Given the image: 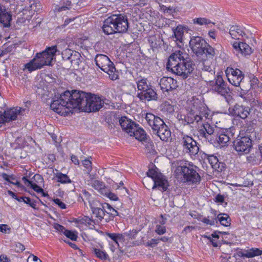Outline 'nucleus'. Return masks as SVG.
<instances>
[{"label": "nucleus", "mask_w": 262, "mask_h": 262, "mask_svg": "<svg viewBox=\"0 0 262 262\" xmlns=\"http://www.w3.org/2000/svg\"><path fill=\"white\" fill-rule=\"evenodd\" d=\"M56 178L58 182L61 183H70L71 182L70 179L67 175L63 174L61 172H58L56 174Z\"/></svg>", "instance_id": "43"}, {"label": "nucleus", "mask_w": 262, "mask_h": 262, "mask_svg": "<svg viewBox=\"0 0 262 262\" xmlns=\"http://www.w3.org/2000/svg\"><path fill=\"white\" fill-rule=\"evenodd\" d=\"M78 223L81 224L90 226L93 224V222L89 217L84 216L81 218H79L78 219Z\"/></svg>", "instance_id": "45"}, {"label": "nucleus", "mask_w": 262, "mask_h": 262, "mask_svg": "<svg viewBox=\"0 0 262 262\" xmlns=\"http://www.w3.org/2000/svg\"><path fill=\"white\" fill-rule=\"evenodd\" d=\"M90 206L92 210L93 213L99 220H101L105 215L104 211L101 208L94 207L92 203H90Z\"/></svg>", "instance_id": "40"}, {"label": "nucleus", "mask_w": 262, "mask_h": 262, "mask_svg": "<svg viewBox=\"0 0 262 262\" xmlns=\"http://www.w3.org/2000/svg\"><path fill=\"white\" fill-rule=\"evenodd\" d=\"M209 36L213 39L214 41H216V33L214 30H211L208 32Z\"/></svg>", "instance_id": "59"}, {"label": "nucleus", "mask_w": 262, "mask_h": 262, "mask_svg": "<svg viewBox=\"0 0 262 262\" xmlns=\"http://www.w3.org/2000/svg\"><path fill=\"white\" fill-rule=\"evenodd\" d=\"M193 24H198L200 26L205 25L207 26H211L212 25H214L215 23L211 21L209 19L205 17H199L193 19Z\"/></svg>", "instance_id": "37"}, {"label": "nucleus", "mask_w": 262, "mask_h": 262, "mask_svg": "<svg viewBox=\"0 0 262 262\" xmlns=\"http://www.w3.org/2000/svg\"><path fill=\"white\" fill-rule=\"evenodd\" d=\"M215 201L219 203L224 202V196L221 194H217L215 198Z\"/></svg>", "instance_id": "60"}, {"label": "nucleus", "mask_w": 262, "mask_h": 262, "mask_svg": "<svg viewBox=\"0 0 262 262\" xmlns=\"http://www.w3.org/2000/svg\"><path fill=\"white\" fill-rule=\"evenodd\" d=\"M231 37L234 39H241L242 38L249 37V34L246 32L245 29L238 26H232L229 30Z\"/></svg>", "instance_id": "20"}, {"label": "nucleus", "mask_w": 262, "mask_h": 262, "mask_svg": "<svg viewBox=\"0 0 262 262\" xmlns=\"http://www.w3.org/2000/svg\"><path fill=\"white\" fill-rule=\"evenodd\" d=\"M177 164L174 174L178 179L192 184L200 182L201 178L195 166L185 162H177Z\"/></svg>", "instance_id": "6"}, {"label": "nucleus", "mask_w": 262, "mask_h": 262, "mask_svg": "<svg viewBox=\"0 0 262 262\" xmlns=\"http://www.w3.org/2000/svg\"><path fill=\"white\" fill-rule=\"evenodd\" d=\"M217 219L221 225L224 226L228 227L230 225V219L226 214H219Z\"/></svg>", "instance_id": "41"}, {"label": "nucleus", "mask_w": 262, "mask_h": 262, "mask_svg": "<svg viewBox=\"0 0 262 262\" xmlns=\"http://www.w3.org/2000/svg\"><path fill=\"white\" fill-rule=\"evenodd\" d=\"M56 52L60 54V51L57 49L56 46H53L47 48L45 51L37 53L35 56L42 68L45 66L51 65L52 61L55 58Z\"/></svg>", "instance_id": "9"}, {"label": "nucleus", "mask_w": 262, "mask_h": 262, "mask_svg": "<svg viewBox=\"0 0 262 262\" xmlns=\"http://www.w3.org/2000/svg\"><path fill=\"white\" fill-rule=\"evenodd\" d=\"M177 107L175 104L171 101H166L162 105V111L167 116L172 114Z\"/></svg>", "instance_id": "30"}, {"label": "nucleus", "mask_w": 262, "mask_h": 262, "mask_svg": "<svg viewBox=\"0 0 262 262\" xmlns=\"http://www.w3.org/2000/svg\"><path fill=\"white\" fill-rule=\"evenodd\" d=\"M55 228L58 231L62 232L64 234V231H67V230L65 229V228L59 224H57L55 226Z\"/></svg>", "instance_id": "63"}, {"label": "nucleus", "mask_w": 262, "mask_h": 262, "mask_svg": "<svg viewBox=\"0 0 262 262\" xmlns=\"http://www.w3.org/2000/svg\"><path fill=\"white\" fill-rule=\"evenodd\" d=\"M11 15L3 7H0V24L4 27L10 26Z\"/></svg>", "instance_id": "25"}, {"label": "nucleus", "mask_w": 262, "mask_h": 262, "mask_svg": "<svg viewBox=\"0 0 262 262\" xmlns=\"http://www.w3.org/2000/svg\"><path fill=\"white\" fill-rule=\"evenodd\" d=\"M106 208L108 210V213L111 214L113 216H116L118 215L117 211L108 204H106Z\"/></svg>", "instance_id": "52"}, {"label": "nucleus", "mask_w": 262, "mask_h": 262, "mask_svg": "<svg viewBox=\"0 0 262 262\" xmlns=\"http://www.w3.org/2000/svg\"><path fill=\"white\" fill-rule=\"evenodd\" d=\"M0 262H10L9 258L5 254L0 255Z\"/></svg>", "instance_id": "61"}, {"label": "nucleus", "mask_w": 262, "mask_h": 262, "mask_svg": "<svg viewBox=\"0 0 262 262\" xmlns=\"http://www.w3.org/2000/svg\"><path fill=\"white\" fill-rule=\"evenodd\" d=\"M129 136H134L136 139L140 141H144L146 139V134L144 130L137 124L136 125V129L132 131Z\"/></svg>", "instance_id": "27"}, {"label": "nucleus", "mask_w": 262, "mask_h": 262, "mask_svg": "<svg viewBox=\"0 0 262 262\" xmlns=\"http://www.w3.org/2000/svg\"><path fill=\"white\" fill-rule=\"evenodd\" d=\"M204 47L203 54H205L206 56L208 58L207 59L213 60V58L216 55L215 49L207 43H206Z\"/></svg>", "instance_id": "36"}, {"label": "nucleus", "mask_w": 262, "mask_h": 262, "mask_svg": "<svg viewBox=\"0 0 262 262\" xmlns=\"http://www.w3.org/2000/svg\"><path fill=\"white\" fill-rule=\"evenodd\" d=\"M10 231V228L6 224H0V231L6 233Z\"/></svg>", "instance_id": "55"}, {"label": "nucleus", "mask_w": 262, "mask_h": 262, "mask_svg": "<svg viewBox=\"0 0 262 262\" xmlns=\"http://www.w3.org/2000/svg\"><path fill=\"white\" fill-rule=\"evenodd\" d=\"M28 262H42L36 256L33 254L30 255L27 259Z\"/></svg>", "instance_id": "56"}, {"label": "nucleus", "mask_w": 262, "mask_h": 262, "mask_svg": "<svg viewBox=\"0 0 262 262\" xmlns=\"http://www.w3.org/2000/svg\"><path fill=\"white\" fill-rule=\"evenodd\" d=\"M71 3L69 0H63L59 5L55 7V10L57 12L66 11L71 8Z\"/></svg>", "instance_id": "38"}, {"label": "nucleus", "mask_w": 262, "mask_h": 262, "mask_svg": "<svg viewBox=\"0 0 262 262\" xmlns=\"http://www.w3.org/2000/svg\"><path fill=\"white\" fill-rule=\"evenodd\" d=\"M71 160L75 164H79V162L76 156L72 155Z\"/></svg>", "instance_id": "64"}, {"label": "nucleus", "mask_w": 262, "mask_h": 262, "mask_svg": "<svg viewBox=\"0 0 262 262\" xmlns=\"http://www.w3.org/2000/svg\"><path fill=\"white\" fill-rule=\"evenodd\" d=\"M147 1L146 0H138V1L134 4L135 6L142 7L146 5Z\"/></svg>", "instance_id": "62"}, {"label": "nucleus", "mask_w": 262, "mask_h": 262, "mask_svg": "<svg viewBox=\"0 0 262 262\" xmlns=\"http://www.w3.org/2000/svg\"><path fill=\"white\" fill-rule=\"evenodd\" d=\"M145 119L154 132H155L164 123L160 117L149 113H146Z\"/></svg>", "instance_id": "16"}, {"label": "nucleus", "mask_w": 262, "mask_h": 262, "mask_svg": "<svg viewBox=\"0 0 262 262\" xmlns=\"http://www.w3.org/2000/svg\"><path fill=\"white\" fill-rule=\"evenodd\" d=\"M201 221L206 225L212 226L217 223V219L213 217L208 216L207 217L203 218Z\"/></svg>", "instance_id": "48"}, {"label": "nucleus", "mask_w": 262, "mask_h": 262, "mask_svg": "<svg viewBox=\"0 0 262 262\" xmlns=\"http://www.w3.org/2000/svg\"><path fill=\"white\" fill-rule=\"evenodd\" d=\"M204 157L207 158L208 162L215 170L220 172L222 171L224 168V164L222 162H220L216 156L213 155L208 156L206 154H204Z\"/></svg>", "instance_id": "24"}, {"label": "nucleus", "mask_w": 262, "mask_h": 262, "mask_svg": "<svg viewBox=\"0 0 262 262\" xmlns=\"http://www.w3.org/2000/svg\"><path fill=\"white\" fill-rule=\"evenodd\" d=\"M22 110L21 107H16L5 111L3 113H0L1 124L16 120Z\"/></svg>", "instance_id": "13"}, {"label": "nucleus", "mask_w": 262, "mask_h": 262, "mask_svg": "<svg viewBox=\"0 0 262 262\" xmlns=\"http://www.w3.org/2000/svg\"><path fill=\"white\" fill-rule=\"evenodd\" d=\"M155 231L159 235L163 234L166 232V228L164 226L157 225L156 226Z\"/></svg>", "instance_id": "50"}, {"label": "nucleus", "mask_w": 262, "mask_h": 262, "mask_svg": "<svg viewBox=\"0 0 262 262\" xmlns=\"http://www.w3.org/2000/svg\"><path fill=\"white\" fill-rule=\"evenodd\" d=\"M25 69H27L29 72H32L33 71H35L38 69H40L42 68L41 64L39 63L37 58L35 56V57L30 60L29 62L25 64Z\"/></svg>", "instance_id": "31"}, {"label": "nucleus", "mask_w": 262, "mask_h": 262, "mask_svg": "<svg viewBox=\"0 0 262 262\" xmlns=\"http://www.w3.org/2000/svg\"><path fill=\"white\" fill-rule=\"evenodd\" d=\"M92 251L97 258L102 260H106L109 257L108 255L104 251L99 249L93 248Z\"/></svg>", "instance_id": "39"}, {"label": "nucleus", "mask_w": 262, "mask_h": 262, "mask_svg": "<svg viewBox=\"0 0 262 262\" xmlns=\"http://www.w3.org/2000/svg\"><path fill=\"white\" fill-rule=\"evenodd\" d=\"M148 177L151 178L154 185L152 188H158L161 191H165L168 186V181L157 168L149 169L147 172Z\"/></svg>", "instance_id": "8"}, {"label": "nucleus", "mask_w": 262, "mask_h": 262, "mask_svg": "<svg viewBox=\"0 0 262 262\" xmlns=\"http://www.w3.org/2000/svg\"><path fill=\"white\" fill-rule=\"evenodd\" d=\"M82 164L87 172L89 173L92 170V162L89 159H85L82 161Z\"/></svg>", "instance_id": "49"}, {"label": "nucleus", "mask_w": 262, "mask_h": 262, "mask_svg": "<svg viewBox=\"0 0 262 262\" xmlns=\"http://www.w3.org/2000/svg\"><path fill=\"white\" fill-rule=\"evenodd\" d=\"M96 65L103 71L106 73L110 79L115 80L118 75L113 63L110 58L103 54H98L95 59Z\"/></svg>", "instance_id": "7"}, {"label": "nucleus", "mask_w": 262, "mask_h": 262, "mask_svg": "<svg viewBox=\"0 0 262 262\" xmlns=\"http://www.w3.org/2000/svg\"><path fill=\"white\" fill-rule=\"evenodd\" d=\"M82 194L83 197L89 201V204H90V203H91L90 201L91 194L85 189L82 190Z\"/></svg>", "instance_id": "58"}, {"label": "nucleus", "mask_w": 262, "mask_h": 262, "mask_svg": "<svg viewBox=\"0 0 262 262\" xmlns=\"http://www.w3.org/2000/svg\"><path fill=\"white\" fill-rule=\"evenodd\" d=\"M237 55L241 54L243 56L249 55L252 53L251 48L246 43L243 42H235L232 44Z\"/></svg>", "instance_id": "19"}, {"label": "nucleus", "mask_w": 262, "mask_h": 262, "mask_svg": "<svg viewBox=\"0 0 262 262\" xmlns=\"http://www.w3.org/2000/svg\"><path fill=\"white\" fill-rule=\"evenodd\" d=\"M187 57L184 49L176 50L169 57L166 68L183 78H186L193 70L192 65L186 61Z\"/></svg>", "instance_id": "2"}, {"label": "nucleus", "mask_w": 262, "mask_h": 262, "mask_svg": "<svg viewBox=\"0 0 262 262\" xmlns=\"http://www.w3.org/2000/svg\"><path fill=\"white\" fill-rule=\"evenodd\" d=\"M229 82L235 86H238L242 82L244 76L242 72L238 69L228 67L225 71Z\"/></svg>", "instance_id": "12"}, {"label": "nucleus", "mask_w": 262, "mask_h": 262, "mask_svg": "<svg viewBox=\"0 0 262 262\" xmlns=\"http://www.w3.org/2000/svg\"><path fill=\"white\" fill-rule=\"evenodd\" d=\"M214 90L222 96H225L228 94V91L225 86V82L221 77H218L216 81Z\"/></svg>", "instance_id": "28"}, {"label": "nucleus", "mask_w": 262, "mask_h": 262, "mask_svg": "<svg viewBox=\"0 0 262 262\" xmlns=\"http://www.w3.org/2000/svg\"><path fill=\"white\" fill-rule=\"evenodd\" d=\"M119 122L122 129L129 135L136 129V124L126 117H121Z\"/></svg>", "instance_id": "21"}, {"label": "nucleus", "mask_w": 262, "mask_h": 262, "mask_svg": "<svg viewBox=\"0 0 262 262\" xmlns=\"http://www.w3.org/2000/svg\"><path fill=\"white\" fill-rule=\"evenodd\" d=\"M213 61V60H211L210 59L203 60V70H204V71H208L209 73H211L212 74H214L215 72L214 71L213 67L211 66Z\"/></svg>", "instance_id": "42"}, {"label": "nucleus", "mask_w": 262, "mask_h": 262, "mask_svg": "<svg viewBox=\"0 0 262 262\" xmlns=\"http://www.w3.org/2000/svg\"><path fill=\"white\" fill-rule=\"evenodd\" d=\"M262 159L261 151L260 149L255 151V154H252L249 158L248 160L253 161H260Z\"/></svg>", "instance_id": "44"}, {"label": "nucleus", "mask_w": 262, "mask_h": 262, "mask_svg": "<svg viewBox=\"0 0 262 262\" xmlns=\"http://www.w3.org/2000/svg\"><path fill=\"white\" fill-rule=\"evenodd\" d=\"M74 98L78 103L77 108L84 112L98 111L104 104L101 97L82 91H77V94L74 96Z\"/></svg>", "instance_id": "4"}, {"label": "nucleus", "mask_w": 262, "mask_h": 262, "mask_svg": "<svg viewBox=\"0 0 262 262\" xmlns=\"http://www.w3.org/2000/svg\"><path fill=\"white\" fill-rule=\"evenodd\" d=\"M183 151L190 155H195L199 150L197 143L191 137L184 136L181 140Z\"/></svg>", "instance_id": "11"}, {"label": "nucleus", "mask_w": 262, "mask_h": 262, "mask_svg": "<svg viewBox=\"0 0 262 262\" xmlns=\"http://www.w3.org/2000/svg\"><path fill=\"white\" fill-rule=\"evenodd\" d=\"M233 147L238 155L248 154L252 147V141L248 137H243L235 140Z\"/></svg>", "instance_id": "10"}, {"label": "nucleus", "mask_w": 262, "mask_h": 262, "mask_svg": "<svg viewBox=\"0 0 262 262\" xmlns=\"http://www.w3.org/2000/svg\"><path fill=\"white\" fill-rule=\"evenodd\" d=\"M207 42L199 36H193L189 41V47L197 56L203 54V49Z\"/></svg>", "instance_id": "14"}, {"label": "nucleus", "mask_w": 262, "mask_h": 262, "mask_svg": "<svg viewBox=\"0 0 262 262\" xmlns=\"http://www.w3.org/2000/svg\"><path fill=\"white\" fill-rule=\"evenodd\" d=\"M103 195L107 196L111 200L113 201H116L118 199V197L115 194L111 192L108 189L106 190V194H104Z\"/></svg>", "instance_id": "54"}, {"label": "nucleus", "mask_w": 262, "mask_h": 262, "mask_svg": "<svg viewBox=\"0 0 262 262\" xmlns=\"http://www.w3.org/2000/svg\"><path fill=\"white\" fill-rule=\"evenodd\" d=\"M77 94V91H69L60 95V97L52 101L50 107L56 113L61 116H67L71 110L77 108L78 103L77 99H74V96Z\"/></svg>", "instance_id": "3"}, {"label": "nucleus", "mask_w": 262, "mask_h": 262, "mask_svg": "<svg viewBox=\"0 0 262 262\" xmlns=\"http://www.w3.org/2000/svg\"><path fill=\"white\" fill-rule=\"evenodd\" d=\"M54 202L60 208H61V209H66V204L63 202H62L60 199H54Z\"/></svg>", "instance_id": "57"}, {"label": "nucleus", "mask_w": 262, "mask_h": 262, "mask_svg": "<svg viewBox=\"0 0 262 262\" xmlns=\"http://www.w3.org/2000/svg\"><path fill=\"white\" fill-rule=\"evenodd\" d=\"M261 255H262V250L258 248H252L249 250L239 252V256L247 258H252Z\"/></svg>", "instance_id": "29"}, {"label": "nucleus", "mask_w": 262, "mask_h": 262, "mask_svg": "<svg viewBox=\"0 0 262 262\" xmlns=\"http://www.w3.org/2000/svg\"><path fill=\"white\" fill-rule=\"evenodd\" d=\"M71 56H68V59L71 62V65L73 68H78L80 62H81L80 54L77 52H75L73 53Z\"/></svg>", "instance_id": "35"}, {"label": "nucleus", "mask_w": 262, "mask_h": 262, "mask_svg": "<svg viewBox=\"0 0 262 262\" xmlns=\"http://www.w3.org/2000/svg\"><path fill=\"white\" fill-rule=\"evenodd\" d=\"M184 29L185 27L181 25L178 26L177 28L172 29L173 34L172 35L171 38L177 42L178 46L180 48L179 49H183L182 47L183 46V41Z\"/></svg>", "instance_id": "18"}, {"label": "nucleus", "mask_w": 262, "mask_h": 262, "mask_svg": "<svg viewBox=\"0 0 262 262\" xmlns=\"http://www.w3.org/2000/svg\"><path fill=\"white\" fill-rule=\"evenodd\" d=\"M64 235L72 241H76L78 237L76 231L67 230L64 231Z\"/></svg>", "instance_id": "47"}, {"label": "nucleus", "mask_w": 262, "mask_h": 262, "mask_svg": "<svg viewBox=\"0 0 262 262\" xmlns=\"http://www.w3.org/2000/svg\"><path fill=\"white\" fill-rule=\"evenodd\" d=\"M30 9L32 11H38L40 9V5L38 2H34L33 3L30 4Z\"/></svg>", "instance_id": "53"}, {"label": "nucleus", "mask_w": 262, "mask_h": 262, "mask_svg": "<svg viewBox=\"0 0 262 262\" xmlns=\"http://www.w3.org/2000/svg\"><path fill=\"white\" fill-rule=\"evenodd\" d=\"M230 135L229 130H223L217 133L215 140L221 146H225L230 141Z\"/></svg>", "instance_id": "23"}, {"label": "nucleus", "mask_w": 262, "mask_h": 262, "mask_svg": "<svg viewBox=\"0 0 262 262\" xmlns=\"http://www.w3.org/2000/svg\"><path fill=\"white\" fill-rule=\"evenodd\" d=\"M229 111L232 115L245 119L250 115L251 109L248 106L236 104L233 108H229Z\"/></svg>", "instance_id": "15"}, {"label": "nucleus", "mask_w": 262, "mask_h": 262, "mask_svg": "<svg viewBox=\"0 0 262 262\" xmlns=\"http://www.w3.org/2000/svg\"><path fill=\"white\" fill-rule=\"evenodd\" d=\"M159 84L163 92H168L178 87L177 80L169 77H164L161 78Z\"/></svg>", "instance_id": "17"}, {"label": "nucleus", "mask_w": 262, "mask_h": 262, "mask_svg": "<svg viewBox=\"0 0 262 262\" xmlns=\"http://www.w3.org/2000/svg\"><path fill=\"white\" fill-rule=\"evenodd\" d=\"M188 109L190 110H188V123H195L198 125H201L203 129H200V135L209 141L213 140L212 136L214 133V127L207 121L209 119L208 110L198 99L190 101Z\"/></svg>", "instance_id": "1"}, {"label": "nucleus", "mask_w": 262, "mask_h": 262, "mask_svg": "<svg viewBox=\"0 0 262 262\" xmlns=\"http://www.w3.org/2000/svg\"><path fill=\"white\" fill-rule=\"evenodd\" d=\"M137 97L142 101H150L157 98V94L151 86L145 91L138 92Z\"/></svg>", "instance_id": "22"}, {"label": "nucleus", "mask_w": 262, "mask_h": 262, "mask_svg": "<svg viewBox=\"0 0 262 262\" xmlns=\"http://www.w3.org/2000/svg\"><path fill=\"white\" fill-rule=\"evenodd\" d=\"M23 180L24 181L25 184L28 186L32 188L35 191L37 192L38 193H40L42 196H45L46 195V193L44 192L43 190L35 183L33 182L28 180L26 177L23 178Z\"/></svg>", "instance_id": "33"}, {"label": "nucleus", "mask_w": 262, "mask_h": 262, "mask_svg": "<svg viewBox=\"0 0 262 262\" xmlns=\"http://www.w3.org/2000/svg\"><path fill=\"white\" fill-rule=\"evenodd\" d=\"M75 52L70 49H67L61 53V54L63 58L68 59V56H71V55H73Z\"/></svg>", "instance_id": "51"}, {"label": "nucleus", "mask_w": 262, "mask_h": 262, "mask_svg": "<svg viewBox=\"0 0 262 262\" xmlns=\"http://www.w3.org/2000/svg\"><path fill=\"white\" fill-rule=\"evenodd\" d=\"M106 235L112 240L114 241V244H115L117 247L119 246V244L118 243V239H121L122 237V235L120 234H116V233H107Z\"/></svg>", "instance_id": "46"}, {"label": "nucleus", "mask_w": 262, "mask_h": 262, "mask_svg": "<svg viewBox=\"0 0 262 262\" xmlns=\"http://www.w3.org/2000/svg\"><path fill=\"white\" fill-rule=\"evenodd\" d=\"M91 186L99 192L101 194H106L107 188L105 184L101 181L94 180L91 182Z\"/></svg>", "instance_id": "32"}, {"label": "nucleus", "mask_w": 262, "mask_h": 262, "mask_svg": "<svg viewBox=\"0 0 262 262\" xmlns=\"http://www.w3.org/2000/svg\"><path fill=\"white\" fill-rule=\"evenodd\" d=\"M154 133L159 137L161 140L166 141L170 138L171 135L170 131L165 123H163L161 126L159 127Z\"/></svg>", "instance_id": "26"}, {"label": "nucleus", "mask_w": 262, "mask_h": 262, "mask_svg": "<svg viewBox=\"0 0 262 262\" xmlns=\"http://www.w3.org/2000/svg\"><path fill=\"white\" fill-rule=\"evenodd\" d=\"M137 89L139 92L145 91L151 85L147 83V79L143 77L137 78L136 80Z\"/></svg>", "instance_id": "34"}, {"label": "nucleus", "mask_w": 262, "mask_h": 262, "mask_svg": "<svg viewBox=\"0 0 262 262\" xmlns=\"http://www.w3.org/2000/svg\"><path fill=\"white\" fill-rule=\"evenodd\" d=\"M128 28L127 16L122 14H113L105 19L102 26L103 32L107 34L124 33Z\"/></svg>", "instance_id": "5"}]
</instances>
